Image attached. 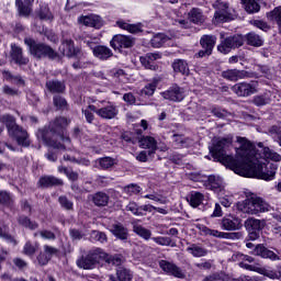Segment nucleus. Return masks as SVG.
Instances as JSON below:
<instances>
[{"label": "nucleus", "mask_w": 281, "mask_h": 281, "mask_svg": "<svg viewBox=\"0 0 281 281\" xmlns=\"http://www.w3.org/2000/svg\"><path fill=\"white\" fill-rule=\"evenodd\" d=\"M233 142L232 136L213 139V146L210 148L213 158L239 177L262 179L263 181L276 179L278 166L259 160L260 154L256 153V146L247 138L237 137L239 148L236 149V157L227 155V148L232 146Z\"/></svg>", "instance_id": "obj_1"}, {"label": "nucleus", "mask_w": 281, "mask_h": 281, "mask_svg": "<svg viewBox=\"0 0 281 281\" xmlns=\"http://www.w3.org/2000/svg\"><path fill=\"white\" fill-rule=\"evenodd\" d=\"M65 126H67V119L59 117L49 124L47 128L40 130L37 137L54 150H66L65 144H70L69 136H65Z\"/></svg>", "instance_id": "obj_2"}, {"label": "nucleus", "mask_w": 281, "mask_h": 281, "mask_svg": "<svg viewBox=\"0 0 281 281\" xmlns=\"http://www.w3.org/2000/svg\"><path fill=\"white\" fill-rule=\"evenodd\" d=\"M1 124H5L9 135L16 140L18 146L29 148L30 146V134L23 127L16 125V121L10 114L0 116Z\"/></svg>", "instance_id": "obj_3"}, {"label": "nucleus", "mask_w": 281, "mask_h": 281, "mask_svg": "<svg viewBox=\"0 0 281 281\" xmlns=\"http://www.w3.org/2000/svg\"><path fill=\"white\" fill-rule=\"evenodd\" d=\"M24 45L29 47V52L31 56H34L36 60H41L43 58H48L49 60H54L58 58V53L52 48V46L36 42L32 37L24 38Z\"/></svg>", "instance_id": "obj_4"}, {"label": "nucleus", "mask_w": 281, "mask_h": 281, "mask_svg": "<svg viewBox=\"0 0 281 281\" xmlns=\"http://www.w3.org/2000/svg\"><path fill=\"white\" fill-rule=\"evenodd\" d=\"M237 210L244 214L258 215L265 212H271V205L262 198H250L239 202Z\"/></svg>", "instance_id": "obj_5"}, {"label": "nucleus", "mask_w": 281, "mask_h": 281, "mask_svg": "<svg viewBox=\"0 0 281 281\" xmlns=\"http://www.w3.org/2000/svg\"><path fill=\"white\" fill-rule=\"evenodd\" d=\"M243 45H245V37L240 34H235L222 40L220 45H217V50L221 54H229L232 49H238Z\"/></svg>", "instance_id": "obj_6"}, {"label": "nucleus", "mask_w": 281, "mask_h": 281, "mask_svg": "<svg viewBox=\"0 0 281 281\" xmlns=\"http://www.w3.org/2000/svg\"><path fill=\"white\" fill-rule=\"evenodd\" d=\"M213 8L216 10L213 18L214 23H225L229 21V0H215Z\"/></svg>", "instance_id": "obj_7"}, {"label": "nucleus", "mask_w": 281, "mask_h": 281, "mask_svg": "<svg viewBox=\"0 0 281 281\" xmlns=\"http://www.w3.org/2000/svg\"><path fill=\"white\" fill-rule=\"evenodd\" d=\"M232 91L239 98H249L254 93H258V81L239 82L233 86Z\"/></svg>", "instance_id": "obj_8"}, {"label": "nucleus", "mask_w": 281, "mask_h": 281, "mask_svg": "<svg viewBox=\"0 0 281 281\" xmlns=\"http://www.w3.org/2000/svg\"><path fill=\"white\" fill-rule=\"evenodd\" d=\"M120 110L115 103L102 101L101 105L97 108V115L101 117V120H115Z\"/></svg>", "instance_id": "obj_9"}, {"label": "nucleus", "mask_w": 281, "mask_h": 281, "mask_svg": "<svg viewBox=\"0 0 281 281\" xmlns=\"http://www.w3.org/2000/svg\"><path fill=\"white\" fill-rule=\"evenodd\" d=\"M248 249H252L255 256H260L261 258H269L270 260H280V251L273 252V250L268 249L265 245L259 244L257 246L254 243H246Z\"/></svg>", "instance_id": "obj_10"}, {"label": "nucleus", "mask_w": 281, "mask_h": 281, "mask_svg": "<svg viewBox=\"0 0 281 281\" xmlns=\"http://www.w3.org/2000/svg\"><path fill=\"white\" fill-rule=\"evenodd\" d=\"M236 258L237 260L241 261L238 263L241 269H246V271H256L257 273L262 271L260 263H258L254 257L244 254H237Z\"/></svg>", "instance_id": "obj_11"}, {"label": "nucleus", "mask_w": 281, "mask_h": 281, "mask_svg": "<svg viewBox=\"0 0 281 281\" xmlns=\"http://www.w3.org/2000/svg\"><path fill=\"white\" fill-rule=\"evenodd\" d=\"M110 45L113 49H130L135 45V38L128 35H114Z\"/></svg>", "instance_id": "obj_12"}, {"label": "nucleus", "mask_w": 281, "mask_h": 281, "mask_svg": "<svg viewBox=\"0 0 281 281\" xmlns=\"http://www.w3.org/2000/svg\"><path fill=\"white\" fill-rule=\"evenodd\" d=\"M161 95L165 100H169L170 102H181L186 98V91L178 85H173L168 90L161 92Z\"/></svg>", "instance_id": "obj_13"}, {"label": "nucleus", "mask_w": 281, "mask_h": 281, "mask_svg": "<svg viewBox=\"0 0 281 281\" xmlns=\"http://www.w3.org/2000/svg\"><path fill=\"white\" fill-rule=\"evenodd\" d=\"M221 227L226 232H237L243 228V220L232 214L226 215L221 221Z\"/></svg>", "instance_id": "obj_14"}, {"label": "nucleus", "mask_w": 281, "mask_h": 281, "mask_svg": "<svg viewBox=\"0 0 281 281\" xmlns=\"http://www.w3.org/2000/svg\"><path fill=\"white\" fill-rule=\"evenodd\" d=\"M159 267L165 271V273H168V276H173V278H179L180 280H183L186 278V273L181 268H179L177 265L167 261V260H160Z\"/></svg>", "instance_id": "obj_15"}, {"label": "nucleus", "mask_w": 281, "mask_h": 281, "mask_svg": "<svg viewBox=\"0 0 281 281\" xmlns=\"http://www.w3.org/2000/svg\"><path fill=\"white\" fill-rule=\"evenodd\" d=\"M209 236H214V238H223L224 240H240L243 238L241 233H225L216 229H206Z\"/></svg>", "instance_id": "obj_16"}, {"label": "nucleus", "mask_w": 281, "mask_h": 281, "mask_svg": "<svg viewBox=\"0 0 281 281\" xmlns=\"http://www.w3.org/2000/svg\"><path fill=\"white\" fill-rule=\"evenodd\" d=\"M38 188L47 189L56 186H64L63 179L55 176H42L37 182Z\"/></svg>", "instance_id": "obj_17"}, {"label": "nucleus", "mask_w": 281, "mask_h": 281, "mask_svg": "<svg viewBox=\"0 0 281 281\" xmlns=\"http://www.w3.org/2000/svg\"><path fill=\"white\" fill-rule=\"evenodd\" d=\"M11 58L15 65H27L30 58L23 56V48L16 44H11Z\"/></svg>", "instance_id": "obj_18"}, {"label": "nucleus", "mask_w": 281, "mask_h": 281, "mask_svg": "<svg viewBox=\"0 0 281 281\" xmlns=\"http://www.w3.org/2000/svg\"><path fill=\"white\" fill-rule=\"evenodd\" d=\"M45 87L49 93H65L67 91V86L65 85V81L58 80V79H52L46 81Z\"/></svg>", "instance_id": "obj_19"}, {"label": "nucleus", "mask_w": 281, "mask_h": 281, "mask_svg": "<svg viewBox=\"0 0 281 281\" xmlns=\"http://www.w3.org/2000/svg\"><path fill=\"white\" fill-rule=\"evenodd\" d=\"M61 54L68 58L79 56L80 49L76 48L71 40H66L61 43Z\"/></svg>", "instance_id": "obj_20"}, {"label": "nucleus", "mask_w": 281, "mask_h": 281, "mask_svg": "<svg viewBox=\"0 0 281 281\" xmlns=\"http://www.w3.org/2000/svg\"><path fill=\"white\" fill-rule=\"evenodd\" d=\"M15 5L20 16H30V14H32V5H34V0H15Z\"/></svg>", "instance_id": "obj_21"}, {"label": "nucleus", "mask_w": 281, "mask_h": 281, "mask_svg": "<svg viewBox=\"0 0 281 281\" xmlns=\"http://www.w3.org/2000/svg\"><path fill=\"white\" fill-rule=\"evenodd\" d=\"M80 22L87 27H94L95 30H100V27L104 25V21L102 18H100V15L83 16L81 18Z\"/></svg>", "instance_id": "obj_22"}, {"label": "nucleus", "mask_w": 281, "mask_h": 281, "mask_svg": "<svg viewBox=\"0 0 281 281\" xmlns=\"http://www.w3.org/2000/svg\"><path fill=\"white\" fill-rule=\"evenodd\" d=\"M267 222L265 220H256L254 217L245 221V227L248 232H262Z\"/></svg>", "instance_id": "obj_23"}, {"label": "nucleus", "mask_w": 281, "mask_h": 281, "mask_svg": "<svg viewBox=\"0 0 281 281\" xmlns=\"http://www.w3.org/2000/svg\"><path fill=\"white\" fill-rule=\"evenodd\" d=\"M188 19L191 23L195 25H201L205 23V15L203 14V10L200 8H192L188 13Z\"/></svg>", "instance_id": "obj_24"}, {"label": "nucleus", "mask_w": 281, "mask_h": 281, "mask_svg": "<svg viewBox=\"0 0 281 281\" xmlns=\"http://www.w3.org/2000/svg\"><path fill=\"white\" fill-rule=\"evenodd\" d=\"M110 232L115 236V238H119V240L128 239V228L124 227V225L120 223L113 224Z\"/></svg>", "instance_id": "obj_25"}, {"label": "nucleus", "mask_w": 281, "mask_h": 281, "mask_svg": "<svg viewBox=\"0 0 281 281\" xmlns=\"http://www.w3.org/2000/svg\"><path fill=\"white\" fill-rule=\"evenodd\" d=\"M139 144L143 148H148L149 157L155 155L157 150V140L153 136H144L139 139Z\"/></svg>", "instance_id": "obj_26"}, {"label": "nucleus", "mask_w": 281, "mask_h": 281, "mask_svg": "<svg viewBox=\"0 0 281 281\" xmlns=\"http://www.w3.org/2000/svg\"><path fill=\"white\" fill-rule=\"evenodd\" d=\"M93 56L99 60H109L113 56V50L106 46L99 45L93 48Z\"/></svg>", "instance_id": "obj_27"}, {"label": "nucleus", "mask_w": 281, "mask_h": 281, "mask_svg": "<svg viewBox=\"0 0 281 281\" xmlns=\"http://www.w3.org/2000/svg\"><path fill=\"white\" fill-rule=\"evenodd\" d=\"M200 45L203 49H206V54H212V52L216 45V36L203 35L200 38Z\"/></svg>", "instance_id": "obj_28"}, {"label": "nucleus", "mask_w": 281, "mask_h": 281, "mask_svg": "<svg viewBox=\"0 0 281 281\" xmlns=\"http://www.w3.org/2000/svg\"><path fill=\"white\" fill-rule=\"evenodd\" d=\"M111 281H131L133 280V272L126 268H117L116 269V277L111 274Z\"/></svg>", "instance_id": "obj_29"}, {"label": "nucleus", "mask_w": 281, "mask_h": 281, "mask_svg": "<svg viewBox=\"0 0 281 281\" xmlns=\"http://www.w3.org/2000/svg\"><path fill=\"white\" fill-rule=\"evenodd\" d=\"M204 186L207 188V190H213L216 192L223 188V179L216 176H209L207 180L204 182Z\"/></svg>", "instance_id": "obj_30"}, {"label": "nucleus", "mask_w": 281, "mask_h": 281, "mask_svg": "<svg viewBox=\"0 0 281 281\" xmlns=\"http://www.w3.org/2000/svg\"><path fill=\"white\" fill-rule=\"evenodd\" d=\"M187 251L191 254L193 258H204V256H207V249L200 244H190Z\"/></svg>", "instance_id": "obj_31"}, {"label": "nucleus", "mask_w": 281, "mask_h": 281, "mask_svg": "<svg viewBox=\"0 0 281 281\" xmlns=\"http://www.w3.org/2000/svg\"><path fill=\"white\" fill-rule=\"evenodd\" d=\"M268 21L278 25V32L281 34V7L274 8L272 11L266 13Z\"/></svg>", "instance_id": "obj_32"}, {"label": "nucleus", "mask_w": 281, "mask_h": 281, "mask_svg": "<svg viewBox=\"0 0 281 281\" xmlns=\"http://www.w3.org/2000/svg\"><path fill=\"white\" fill-rule=\"evenodd\" d=\"M172 69L176 74H182V76H188L190 74V68L188 67V61H186V59H175Z\"/></svg>", "instance_id": "obj_33"}, {"label": "nucleus", "mask_w": 281, "mask_h": 281, "mask_svg": "<svg viewBox=\"0 0 281 281\" xmlns=\"http://www.w3.org/2000/svg\"><path fill=\"white\" fill-rule=\"evenodd\" d=\"M88 254L90 255V258L92 259L94 266L100 265V262H106L108 254L104 252L102 248L90 250Z\"/></svg>", "instance_id": "obj_34"}, {"label": "nucleus", "mask_w": 281, "mask_h": 281, "mask_svg": "<svg viewBox=\"0 0 281 281\" xmlns=\"http://www.w3.org/2000/svg\"><path fill=\"white\" fill-rule=\"evenodd\" d=\"M159 82H161V78L155 77L142 89V95H147L148 98H150V95H155V91H157V86L159 85Z\"/></svg>", "instance_id": "obj_35"}, {"label": "nucleus", "mask_w": 281, "mask_h": 281, "mask_svg": "<svg viewBox=\"0 0 281 281\" xmlns=\"http://www.w3.org/2000/svg\"><path fill=\"white\" fill-rule=\"evenodd\" d=\"M241 5L247 14L260 12V3H258L257 0H241Z\"/></svg>", "instance_id": "obj_36"}, {"label": "nucleus", "mask_w": 281, "mask_h": 281, "mask_svg": "<svg viewBox=\"0 0 281 281\" xmlns=\"http://www.w3.org/2000/svg\"><path fill=\"white\" fill-rule=\"evenodd\" d=\"M246 42L247 45H250L251 47H262V45H265V40L255 32H250L246 35Z\"/></svg>", "instance_id": "obj_37"}, {"label": "nucleus", "mask_w": 281, "mask_h": 281, "mask_svg": "<svg viewBox=\"0 0 281 281\" xmlns=\"http://www.w3.org/2000/svg\"><path fill=\"white\" fill-rule=\"evenodd\" d=\"M222 76L226 79V80H231L233 82H236V80H240L243 78H245V74L238 69H228V70H224L222 72Z\"/></svg>", "instance_id": "obj_38"}, {"label": "nucleus", "mask_w": 281, "mask_h": 281, "mask_svg": "<svg viewBox=\"0 0 281 281\" xmlns=\"http://www.w3.org/2000/svg\"><path fill=\"white\" fill-rule=\"evenodd\" d=\"M271 103V94L269 92H265L262 94L255 95L252 98V104L255 106H267V104Z\"/></svg>", "instance_id": "obj_39"}, {"label": "nucleus", "mask_w": 281, "mask_h": 281, "mask_svg": "<svg viewBox=\"0 0 281 281\" xmlns=\"http://www.w3.org/2000/svg\"><path fill=\"white\" fill-rule=\"evenodd\" d=\"M81 113H83L86 122H88V124H93V120H95V115L93 113L98 114V106L90 104L82 109Z\"/></svg>", "instance_id": "obj_40"}, {"label": "nucleus", "mask_w": 281, "mask_h": 281, "mask_svg": "<svg viewBox=\"0 0 281 281\" xmlns=\"http://www.w3.org/2000/svg\"><path fill=\"white\" fill-rule=\"evenodd\" d=\"M92 203L98 207H104L109 204V195L104 192H97L92 195Z\"/></svg>", "instance_id": "obj_41"}, {"label": "nucleus", "mask_w": 281, "mask_h": 281, "mask_svg": "<svg viewBox=\"0 0 281 281\" xmlns=\"http://www.w3.org/2000/svg\"><path fill=\"white\" fill-rule=\"evenodd\" d=\"M203 199L205 196L201 192H191L190 195L187 198V201L190 203L191 207H199L201 203H203Z\"/></svg>", "instance_id": "obj_42"}, {"label": "nucleus", "mask_w": 281, "mask_h": 281, "mask_svg": "<svg viewBox=\"0 0 281 281\" xmlns=\"http://www.w3.org/2000/svg\"><path fill=\"white\" fill-rule=\"evenodd\" d=\"M77 267H79V269H94L95 263L93 262V259H91V255L88 252L86 257H81L77 260Z\"/></svg>", "instance_id": "obj_43"}, {"label": "nucleus", "mask_w": 281, "mask_h": 281, "mask_svg": "<svg viewBox=\"0 0 281 281\" xmlns=\"http://www.w3.org/2000/svg\"><path fill=\"white\" fill-rule=\"evenodd\" d=\"M18 223L26 229H38V223L30 220V217L22 215L18 217Z\"/></svg>", "instance_id": "obj_44"}, {"label": "nucleus", "mask_w": 281, "mask_h": 281, "mask_svg": "<svg viewBox=\"0 0 281 281\" xmlns=\"http://www.w3.org/2000/svg\"><path fill=\"white\" fill-rule=\"evenodd\" d=\"M53 104L57 108L58 111H67V109H69L67 99H65V97L60 94H56L53 97Z\"/></svg>", "instance_id": "obj_45"}, {"label": "nucleus", "mask_w": 281, "mask_h": 281, "mask_svg": "<svg viewBox=\"0 0 281 281\" xmlns=\"http://www.w3.org/2000/svg\"><path fill=\"white\" fill-rule=\"evenodd\" d=\"M268 135L272 137L273 142H277L281 147V124L272 125L268 128Z\"/></svg>", "instance_id": "obj_46"}, {"label": "nucleus", "mask_w": 281, "mask_h": 281, "mask_svg": "<svg viewBox=\"0 0 281 281\" xmlns=\"http://www.w3.org/2000/svg\"><path fill=\"white\" fill-rule=\"evenodd\" d=\"M38 16L43 21H52L54 19V14L49 11V5L45 3L40 5Z\"/></svg>", "instance_id": "obj_47"}, {"label": "nucleus", "mask_w": 281, "mask_h": 281, "mask_svg": "<svg viewBox=\"0 0 281 281\" xmlns=\"http://www.w3.org/2000/svg\"><path fill=\"white\" fill-rule=\"evenodd\" d=\"M133 232L140 236V238H144V240H150V236H153L150 229L144 228L142 225H134Z\"/></svg>", "instance_id": "obj_48"}, {"label": "nucleus", "mask_w": 281, "mask_h": 281, "mask_svg": "<svg viewBox=\"0 0 281 281\" xmlns=\"http://www.w3.org/2000/svg\"><path fill=\"white\" fill-rule=\"evenodd\" d=\"M262 155L265 159H270L271 161H281L280 154H278V151H274L269 147H263Z\"/></svg>", "instance_id": "obj_49"}, {"label": "nucleus", "mask_w": 281, "mask_h": 281, "mask_svg": "<svg viewBox=\"0 0 281 281\" xmlns=\"http://www.w3.org/2000/svg\"><path fill=\"white\" fill-rule=\"evenodd\" d=\"M97 164H99L102 170H109V168H113V166H115V159L111 157H103L99 158L97 160Z\"/></svg>", "instance_id": "obj_50"}, {"label": "nucleus", "mask_w": 281, "mask_h": 281, "mask_svg": "<svg viewBox=\"0 0 281 281\" xmlns=\"http://www.w3.org/2000/svg\"><path fill=\"white\" fill-rule=\"evenodd\" d=\"M151 240L161 247H177V244H172V239L170 237H153Z\"/></svg>", "instance_id": "obj_51"}, {"label": "nucleus", "mask_w": 281, "mask_h": 281, "mask_svg": "<svg viewBox=\"0 0 281 281\" xmlns=\"http://www.w3.org/2000/svg\"><path fill=\"white\" fill-rule=\"evenodd\" d=\"M0 238H3L4 240H7V243H11L12 245H16V239H14V237H12V235H10L8 233V229L5 226H3V223L0 221Z\"/></svg>", "instance_id": "obj_52"}, {"label": "nucleus", "mask_w": 281, "mask_h": 281, "mask_svg": "<svg viewBox=\"0 0 281 281\" xmlns=\"http://www.w3.org/2000/svg\"><path fill=\"white\" fill-rule=\"evenodd\" d=\"M166 41H167L166 35L158 33V34L154 35L150 41L151 47L159 48L164 45V43H166Z\"/></svg>", "instance_id": "obj_53"}, {"label": "nucleus", "mask_w": 281, "mask_h": 281, "mask_svg": "<svg viewBox=\"0 0 281 281\" xmlns=\"http://www.w3.org/2000/svg\"><path fill=\"white\" fill-rule=\"evenodd\" d=\"M58 203H59L60 207H63V210H67L68 212L74 210V202L71 200H69V198H67V195H60L58 198Z\"/></svg>", "instance_id": "obj_54"}, {"label": "nucleus", "mask_w": 281, "mask_h": 281, "mask_svg": "<svg viewBox=\"0 0 281 281\" xmlns=\"http://www.w3.org/2000/svg\"><path fill=\"white\" fill-rule=\"evenodd\" d=\"M105 262L108 265H113L114 267H120L124 262V256L122 255H108Z\"/></svg>", "instance_id": "obj_55"}, {"label": "nucleus", "mask_w": 281, "mask_h": 281, "mask_svg": "<svg viewBox=\"0 0 281 281\" xmlns=\"http://www.w3.org/2000/svg\"><path fill=\"white\" fill-rule=\"evenodd\" d=\"M123 192L128 194V196H133L135 194H139L142 192V187L139 184L131 183L123 188Z\"/></svg>", "instance_id": "obj_56"}, {"label": "nucleus", "mask_w": 281, "mask_h": 281, "mask_svg": "<svg viewBox=\"0 0 281 281\" xmlns=\"http://www.w3.org/2000/svg\"><path fill=\"white\" fill-rule=\"evenodd\" d=\"M140 64L143 67H145V69H150L151 71H157V69H159V66H157L155 61L148 59L146 56L140 57Z\"/></svg>", "instance_id": "obj_57"}, {"label": "nucleus", "mask_w": 281, "mask_h": 281, "mask_svg": "<svg viewBox=\"0 0 281 281\" xmlns=\"http://www.w3.org/2000/svg\"><path fill=\"white\" fill-rule=\"evenodd\" d=\"M140 206L137 205V203L135 202H130L126 205V211L127 212H132V214H134V216H146V213L140 212Z\"/></svg>", "instance_id": "obj_58"}, {"label": "nucleus", "mask_w": 281, "mask_h": 281, "mask_svg": "<svg viewBox=\"0 0 281 281\" xmlns=\"http://www.w3.org/2000/svg\"><path fill=\"white\" fill-rule=\"evenodd\" d=\"M91 238H93V240H95L97 243H102V244L106 243L108 240L106 234L100 231H92Z\"/></svg>", "instance_id": "obj_59"}, {"label": "nucleus", "mask_w": 281, "mask_h": 281, "mask_svg": "<svg viewBox=\"0 0 281 281\" xmlns=\"http://www.w3.org/2000/svg\"><path fill=\"white\" fill-rule=\"evenodd\" d=\"M252 25L262 32H269L271 30V26L263 20H254Z\"/></svg>", "instance_id": "obj_60"}, {"label": "nucleus", "mask_w": 281, "mask_h": 281, "mask_svg": "<svg viewBox=\"0 0 281 281\" xmlns=\"http://www.w3.org/2000/svg\"><path fill=\"white\" fill-rule=\"evenodd\" d=\"M225 281V273L223 272H213L209 276H206L202 281Z\"/></svg>", "instance_id": "obj_61"}, {"label": "nucleus", "mask_w": 281, "mask_h": 281, "mask_svg": "<svg viewBox=\"0 0 281 281\" xmlns=\"http://www.w3.org/2000/svg\"><path fill=\"white\" fill-rule=\"evenodd\" d=\"M0 203L2 205H11L12 194L8 193V191H0Z\"/></svg>", "instance_id": "obj_62"}, {"label": "nucleus", "mask_w": 281, "mask_h": 281, "mask_svg": "<svg viewBox=\"0 0 281 281\" xmlns=\"http://www.w3.org/2000/svg\"><path fill=\"white\" fill-rule=\"evenodd\" d=\"M212 114L215 117H220L221 120H223L224 117H227V115H228L227 111H225L223 109H220V108H213L212 109Z\"/></svg>", "instance_id": "obj_63"}, {"label": "nucleus", "mask_w": 281, "mask_h": 281, "mask_svg": "<svg viewBox=\"0 0 281 281\" xmlns=\"http://www.w3.org/2000/svg\"><path fill=\"white\" fill-rule=\"evenodd\" d=\"M45 157L48 161H57L58 153L54 149H48V153L45 154Z\"/></svg>", "instance_id": "obj_64"}]
</instances>
